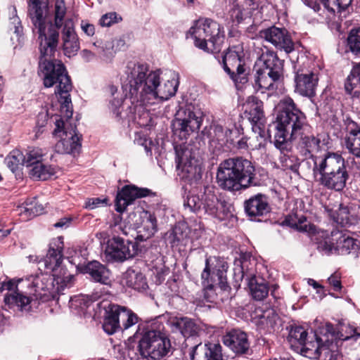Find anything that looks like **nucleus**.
Returning a JSON list of instances; mask_svg holds the SVG:
<instances>
[{
	"label": "nucleus",
	"mask_w": 360,
	"mask_h": 360,
	"mask_svg": "<svg viewBox=\"0 0 360 360\" xmlns=\"http://www.w3.org/2000/svg\"><path fill=\"white\" fill-rule=\"evenodd\" d=\"M282 108L276 117L274 145L280 150H287L288 141L297 139L310 127L305 114L290 97L281 101Z\"/></svg>",
	"instance_id": "6"
},
{
	"label": "nucleus",
	"mask_w": 360,
	"mask_h": 360,
	"mask_svg": "<svg viewBox=\"0 0 360 360\" xmlns=\"http://www.w3.org/2000/svg\"><path fill=\"white\" fill-rule=\"evenodd\" d=\"M252 319L258 330L271 333L275 330L279 316L272 308L257 307L253 312Z\"/></svg>",
	"instance_id": "24"
},
{
	"label": "nucleus",
	"mask_w": 360,
	"mask_h": 360,
	"mask_svg": "<svg viewBox=\"0 0 360 360\" xmlns=\"http://www.w3.org/2000/svg\"><path fill=\"white\" fill-rule=\"evenodd\" d=\"M118 317L120 323V330H127L131 326L136 324L140 319L136 314H135L130 309L126 307H122L121 309L118 310Z\"/></svg>",
	"instance_id": "42"
},
{
	"label": "nucleus",
	"mask_w": 360,
	"mask_h": 360,
	"mask_svg": "<svg viewBox=\"0 0 360 360\" xmlns=\"http://www.w3.org/2000/svg\"><path fill=\"white\" fill-rule=\"evenodd\" d=\"M344 124L345 126L346 131L349 129H356L360 128V126L354 121H353L349 117H346L344 119Z\"/></svg>",
	"instance_id": "63"
},
{
	"label": "nucleus",
	"mask_w": 360,
	"mask_h": 360,
	"mask_svg": "<svg viewBox=\"0 0 360 360\" xmlns=\"http://www.w3.org/2000/svg\"><path fill=\"white\" fill-rule=\"evenodd\" d=\"M222 342L236 354L234 360H250L245 356L252 354V351L245 332L240 329H231L223 335Z\"/></svg>",
	"instance_id": "18"
},
{
	"label": "nucleus",
	"mask_w": 360,
	"mask_h": 360,
	"mask_svg": "<svg viewBox=\"0 0 360 360\" xmlns=\"http://www.w3.org/2000/svg\"><path fill=\"white\" fill-rule=\"evenodd\" d=\"M227 263L219 257H209L205 259V266L201 274L204 286L203 297L207 302H214L217 294L214 287L226 290L228 288L226 281Z\"/></svg>",
	"instance_id": "9"
},
{
	"label": "nucleus",
	"mask_w": 360,
	"mask_h": 360,
	"mask_svg": "<svg viewBox=\"0 0 360 360\" xmlns=\"http://www.w3.org/2000/svg\"><path fill=\"white\" fill-rule=\"evenodd\" d=\"M323 155L316 156L314 155H311V156L306 157V159L300 162V165L302 169L306 173L312 172L313 176H314V162L316 158H323Z\"/></svg>",
	"instance_id": "57"
},
{
	"label": "nucleus",
	"mask_w": 360,
	"mask_h": 360,
	"mask_svg": "<svg viewBox=\"0 0 360 360\" xmlns=\"http://www.w3.org/2000/svg\"><path fill=\"white\" fill-rule=\"evenodd\" d=\"M164 316H158L150 321V328L146 330L139 341L140 355L151 360H160L171 350V342L165 332Z\"/></svg>",
	"instance_id": "8"
},
{
	"label": "nucleus",
	"mask_w": 360,
	"mask_h": 360,
	"mask_svg": "<svg viewBox=\"0 0 360 360\" xmlns=\"http://www.w3.org/2000/svg\"><path fill=\"white\" fill-rule=\"evenodd\" d=\"M81 27L84 33L88 36H93L94 34L95 27L94 25L82 22Z\"/></svg>",
	"instance_id": "64"
},
{
	"label": "nucleus",
	"mask_w": 360,
	"mask_h": 360,
	"mask_svg": "<svg viewBox=\"0 0 360 360\" xmlns=\"http://www.w3.org/2000/svg\"><path fill=\"white\" fill-rule=\"evenodd\" d=\"M25 282L29 291L22 292L17 288L16 290L5 295L4 302L10 309L16 307L21 311L28 312L34 300L42 302L53 300L67 286L65 278L56 274L31 276Z\"/></svg>",
	"instance_id": "2"
},
{
	"label": "nucleus",
	"mask_w": 360,
	"mask_h": 360,
	"mask_svg": "<svg viewBox=\"0 0 360 360\" xmlns=\"http://www.w3.org/2000/svg\"><path fill=\"white\" fill-rule=\"evenodd\" d=\"M204 114L198 105L192 103L181 107L175 115L173 122L174 134L181 140H186L193 132L200 129Z\"/></svg>",
	"instance_id": "11"
},
{
	"label": "nucleus",
	"mask_w": 360,
	"mask_h": 360,
	"mask_svg": "<svg viewBox=\"0 0 360 360\" xmlns=\"http://www.w3.org/2000/svg\"><path fill=\"white\" fill-rule=\"evenodd\" d=\"M323 6L330 12L335 13L337 10L340 12L345 10L352 2V0H321Z\"/></svg>",
	"instance_id": "50"
},
{
	"label": "nucleus",
	"mask_w": 360,
	"mask_h": 360,
	"mask_svg": "<svg viewBox=\"0 0 360 360\" xmlns=\"http://www.w3.org/2000/svg\"><path fill=\"white\" fill-rule=\"evenodd\" d=\"M347 45L353 54L360 56V27L350 31L347 37Z\"/></svg>",
	"instance_id": "48"
},
{
	"label": "nucleus",
	"mask_w": 360,
	"mask_h": 360,
	"mask_svg": "<svg viewBox=\"0 0 360 360\" xmlns=\"http://www.w3.org/2000/svg\"><path fill=\"white\" fill-rule=\"evenodd\" d=\"M202 202L201 212L220 221L224 220L230 212L228 202L215 194L212 186L205 187Z\"/></svg>",
	"instance_id": "17"
},
{
	"label": "nucleus",
	"mask_w": 360,
	"mask_h": 360,
	"mask_svg": "<svg viewBox=\"0 0 360 360\" xmlns=\"http://www.w3.org/2000/svg\"><path fill=\"white\" fill-rule=\"evenodd\" d=\"M261 51L258 61L262 67L257 70L268 74L274 80H281L283 77V61L278 58L276 52L267 47L262 49Z\"/></svg>",
	"instance_id": "22"
},
{
	"label": "nucleus",
	"mask_w": 360,
	"mask_h": 360,
	"mask_svg": "<svg viewBox=\"0 0 360 360\" xmlns=\"http://www.w3.org/2000/svg\"><path fill=\"white\" fill-rule=\"evenodd\" d=\"M248 286L252 297L257 300H264L269 293V286L262 278L253 276L248 278Z\"/></svg>",
	"instance_id": "40"
},
{
	"label": "nucleus",
	"mask_w": 360,
	"mask_h": 360,
	"mask_svg": "<svg viewBox=\"0 0 360 360\" xmlns=\"http://www.w3.org/2000/svg\"><path fill=\"white\" fill-rule=\"evenodd\" d=\"M280 162L283 167L293 172H297L300 165V161L297 156L285 153L281 155Z\"/></svg>",
	"instance_id": "52"
},
{
	"label": "nucleus",
	"mask_w": 360,
	"mask_h": 360,
	"mask_svg": "<svg viewBox=\"0 0 360 360\" xmlns=\"http://www.w3.org/2000/svg\"><path fill=\"white\" fill-rule=\"evenodd\" d=\"M138 248L135 243L125 240L120 236L109 239L105 249V259L109 262H123L137 255Z\"/></svg>",
	"instance_id": "16"
},
{
	"label": "nucleus",
	"mask_w": 360,
	"mask_h": 360,
	"mask_svg": "<svg viewBox=\"0 0 360 360\" xmlns=\"http://www.w3.org/2000/svg\"><path fill=\"white\" fill-rule=\"evenodd\" d=\"M239 134L240 129L236 127L224 130L221 125H214L213 127V135L209 143L210 150L218 155L224 150V147L227 143H234V138L231 137V135H238Z\"/></svg>",
	"instance_id": "25"
},
{
	"label": "nucleus",
	"mask_w": 360,
	"mask_h": 360,
	"mask_svg": "<svg viewBox=\"0 0 360 360\" xmlns=\"http://www.w3.org/2000/svg\"><path fill=\"white\" fill-rule=\"evenodd\" d=\"M148 72L149 66L146 63H128L125 71L128 82L122 87L128 90L131 103L152 105L169 99L176 92L177 85L173 81L161 84L160 70Z\"/></svg>",
	"instance_id": "1"
},
{
	"label": "nucleus",
	"mask_w": 360,
	"mask_h": 360,
	"mask_svg": "<svg viewBox=\"0 0 360 360\" xmlns=\"http://www.w3.org/2000/svg\"><path fill=\"white\" fill-rule=\"evenodd\" d=\"M345 146L350 153L360 158V136L345 138Z\"/></svg>",
	"instance_id": "55"
},
{
	"label": "nucleus",
	"mask_w": 360,
	"mask_h": 360,
	"mask_svg": "<svg viewBox=\"0 0 360 360\" xmlns=\"http://www.w3.org/2000/svg\"><path fill=\"white\" fill-rule=\"evenodd\" d=\"M333 221L342 226H350L357 223L356 218L351 214L349 207L340 205L338 210L333 213Z\"/></svg>",
	"instance_id": "41"
},
{
	"label": "nucleus",
	"mask_w": 360,
	"mask_h": 360,
	"mask_svg": "<svg viewBox=\"0 0 360 360\" xmlns=\"http://www.w3.org/2000/svg\"><path fill=\"white\" fill-rule=\"evenodd\" d=\"M141 223L138 228L136 238L140 240H146L151 238L158 231L157 219L150 212L143 211L141 214Z\"/></svg>",
	"instance_id": "32"
},
{
	"label": "nucleus",
	"mask_w": 360,
	"mask_h": 360,
	"mask_svg": "<svg viewBox=\"0 0 360 360\" xmlns=\"http://www.w3.org/2000/svg\"><path fill=\"white\" fill-rule=\"evenodd\" d=\"M332 240H335L336 252L338 254H348L350 250L354 248L356 245L355 240L349 237L346 236L342 231L338 230L331 231Z\"/></svg>",
	"instance_id": "37"
},
{
	"label": "nucleus",
	"mask_w": 360,
	"mask_h": 360,
	"mask_svg": "<svg viewBox=\"0 0 360 360\" xmlns=\"http://www.w3.org/2000/svg\"><path fill=\"white\" fill-rule=\"evenodd\" d=\"M66 7L64 0H56L54 11V22L46 21L44 32L41 34V49L44 53H51L58 46L59 30L63 27L65 20Z\"/></svg>",
	"instance_id": "15"
},
{
	"label": "nucleus",
	"mask_w": 360,
	"mask_h": 360,
	"mask_svg": "<svg viewBox=\"0 0 360 360\" xmlns=\"http://www.w3.org/2000/svg\"><path fill=\"white\" fill-rule=\"evenodd\" d=\"M150 193V190L148 188H141L134 185L124 186L116 196V211L124 212L136 198L148 196Z\"/></svg>",
	"instance_id": "27"
},
{
	"label": "nucleus",
	"mask_w": 360,
	"mask_h": 360,
	"mask_svg": "<svg viewBox=\"0 0 360 360\" xmlns=\"http://www.w3.org/2000/svg\"><path fill=\"white\" fill-rule=\"evenodd\" d=\"M202 196L188 195L184 202V206L193 212H200L202 210Z\"/></svg>",
	"instance_id": "53"
},
{
	"label": "nucleus",
	"mask_w": 360,
	"mask_h": 360,
	"mask_svg": "<svg viewBox=\"0 0 360 360\" xmlns=\"http://www.w3.org/2000/svg\"><path fill=\"white\" fill-rule=\"evenodd\" d=\"M71 222H72L71 217H63V218H61L60 219H59V221H57L54 224V227L66 229L70 226Z\"/></svg>",
	"instance_id": "62"
},
{
	"label": "nucleus",
	"mask_w": 360,
	"mask_h": 360,
	"mask_svg": "<svg viewBox=\"0 0 360 360\" xmlns=\"http://www.w3.org/2000/svg\"><path fill=\"white\" fill-rule=\"evenodd\" d=\"M349 166L342 155L326 152L323 158L315 159L314 179L330 190L342 191L349 179Z\"/></svg>",
	"instance_id": "7"
},
{
	"label": "nucleus",
	"mask_w": 360,
	"mask_h": 360,
	"mask_svg": "<svg viewBox=\"0 0 360 360\" xmlns=\"http://www.w3.org/2000/svg\"><path fill=\"white\" fill-rule=\"evenodd\" d=\"M63 242L61 238H53L49 245V250L42 263L46 271L55 272L60 267L63 259Z\"/></svg>",
	"instance_id": "30"
},
{
	"label": "nucleus",
	"mask_w": 360,
	"mask_h": 360,
	"mask_svg": "<svg viewBox=\"0 0 360 360\" xmlns=\"http://www.w3.org/2000/svg\"><path fill=\"white\" fill-rule=\"evenodd\" d=\"M27 13L33 25V32L38 34L39 44L44 32L49 11L47 0H27Z\"/></svg>",
	"instance_id": "20"
},
{
	"label": "nucleus",
	"mask_w": 360,
	"mask_h": 360,
	"mask_svg": "<svg viewBox=\"0 0 360 360\" xmlns=\"http://www.w3.org/2000/svg\"><path fill=\"white\" fill-rule=\"evenodd\" d=\"M120 309H121V306L117 304H109L105 309L103 328L108 335H112L120 330V323L118 317V310Z\"/></svg>",
	"instance_id": "34"
},
{
	"label": "nucleus",
	"mask_w": 360,
	"mask_h": 360,
	"mask_svg": "<svg viewBox=\"0 0 360 360\" xmlns=\"http://www.w3.org/2000/svg\"><path fill=\"white\" fill-rule=\"evenodd\" d=\"M123 281L126 285L136 290H144L148 288L146 279L143 274L128 269L124 274Z\"/></svg>",
	"instance_id": "38"
},
{
	"label": "nucleus",
	"mask_w": 360,
	"mask_h": 360,
	"mask_svg": "<svg viewBox=\"0 0 360 360\" xmlns=\"http://www.w3.org/2000/svg\"><path fill=\"white\" fill-rule=\"evenodd\" d=\"M297 227H295V229L301 232L308 231V226H310V224L307 223V217L304 215L297 216Z\"/></svg>",
	"instance_id": "59"
},
{
	"label": "nucleus",
	"mask_w": 360,
	"mask_h": 360,
	"mask_svg": "<svg viewBox=\"0 0 360 360\" xmlns=\"http://www.w3.org/2000/svg\"><path fill=\"white\" fill-rule=\"evenodd\" d=\"M244 209L246 214L251 220L261 221L258 217H263L271 211L267 197L262 193H257L244 202Z\"/></svg>",
	"instance_id": "29"
},
{
	"label": "nucleus",
	"mask_w": 360,
	"mask_h": 360,
	"mask_svg": "<svg viewBox=\"0 0 360 360\" xmlns=\"http://www.w3.org/2000/svg\"><path fill=\"white\" fill-rule=\"evenodd\" d=\"M191 360H222V347L219 343L199 342L191 347L188 351Z\"/></svg>",
	"instance_id": "26"
},
{
	"label": "nucleus",
	"mask_w": 360,
	"mask_h": 360,
	"mask_svg": "<svg viewBox=\"0 0 360 360\" xmlns=\"http://www.w3.org/2000/svg\"><path fill=\"white\" fill-rule=\"evenodd\" d=\"M56 128L53 135L60 138L55 146L57 153L61 154L75 155L79 153L81 149V136H79L75 124L65 123L58 119L55 122Z\"/></svg>",
	"instance_id": "13"
},
{
	"label": "nucleus",
	"mask_w": 360,
	"mask_h": 360,
	"mask_svg": "<svg viewBox=\"0 0 360 360\" xmlns=\"http://www.w3.org/2000/svg\"><path fill=\"white\" fill-rule=\"evenodd\" d=\"M44 207L36 199L27 200L25 202V206L21 207L20 214H24L27 218L41 214L44 212Z\"/></svg>",
	"instance_id": "46"
},
{
	"label": "nucleus",
	"mask_w": 360,
	"mask_h": 360,
	"mask_svg": "<svg viewBox=\"0 0 360 360\" xmlns=\"http://www.w3.org/2000/svg\"><path fill=\"white\" fill-rule=\"evenodd\" d=\"M40 56L39 60L38 75L46 88L56 85V92L60 95V111L66 118L72 116V105L70 92L72 89L70 77L64 64L58 60L52 59L56 51L55 47L51 53H44L39 44Z\"/></svg>",
	"instance_id": "3"
},
{
	"label": "nucleus",
	"mask_w": 360,
	"mask_h": 360,
	"mask_svg": "<svg viewBox=\"0 0 360 360\" xmlns=\"http://www.w3.org/2000/svg\"><path fill=\"white\" fill-rule=\"evenodd\" d=\"M60 30L64 54L69 58L75 56L80 46L77 34L75 30L73 20L70 18L66 19L63 27Z\"/></svg>",
	"instance_id": "28"
},
{
	"label": "nucleus",
	"mask_w": 360,
	"mask_h": 360,
	"mask_svg": "<svg viewBox=\"0 0 360 360\" xmlns=\"http://www.w3.org/2000/svg\"><path fill=\"white\" fill-rule=\"evenodd\" d=\"M24 155L19 150H13L6 158V162L8 168L14 172L20 165H25Z\"/></svg>",
	"instance_id": "51"
},
{
	"label": "nucleus",
	"mask_w": 360,
	"mask_h": 360,
	"mask_svg": "<svg viewBox=\"0 0 360 360\" xmlns=\"http://www.w3.org/2000/svg\"><path fill=\"white\" fill-rule=\"evenodd\" d=\"M44 153L42 149L39 148H29L24 155L25 165L27 167L36 166L41 162Z\"/></svg>",
	"instance_id": "47"
},
{
	"label": "nucleus",
	"mask_w": 360,
	"mask_h": 360,
	"mask_svg": "<svg viewBox=\"0 0 360 360\" xmlns=\"http://www.w3.org/2000/svg\"><path fill=\"white\" fill-rule=\"evenodd\" d=\"M264 103L258 98L250 96L248 98L244 115L252 124V131L258 133L262 138L264 136L266 117L264 112Z\"/></svg>",
	"instance_id": "21"
},
{
	"label": "nucleus",
	"mask_w": 360,
	"mask_h": 360,
	"mask_svg": "<svg viewBox=\"0 0 360 360\" xmlns=\"http://www.w3.org/2000/svg\"><path fill=\"white\" fill-rule=\"evenodd\" d=\"M346 335L336 333L334 327L327 323L311 336H307L299 347L300 354L309 359L323 356L324 360H336L338 356V340L355 341L360 338V328L349 326Z\"/></svg>",
	"instance_id": "4"
},
{
	"label": "nucleus",
	"mask_w": 360,
	"mask_h": 360,
	"mask_svg": "<svg viewBox=\"0 0 360 360\" xmlns=\"http://www.w3.org/2000/svg\"><path fill=\"white\" fill-rule=\"evenodd\" d=\"M167 323L172 333H180L187 340L190 338L200 336L203 332L201 325L186 316L172 317Z\"/></svg>",
	"instance_id": "23"
},
{
	"label": "nucleus",
	"mask_w": 360,
	"mask_h": 360,
	"mask_svg": "<svg viewBox=\"0 0 360 360\" xmlns=\"http://www.w3.org/2000/svg\"><path fill=\"white\" fill-rule=\"evenodd\" d=\"M297 214H289L285 217L283 223V224L295 229V227H297Z\"/></svg>",
	"instance_id": "61"
},
{
	"label": "nucleus",
	"mask_w": 360,
	"mask_h": 360,
	"mask_svg": "<svg viewBox=\"0 0 360 360\" xmlns=\"http://www.w3.org/2000/svg\"><path fill=\"white\" fill-rule=\"evenodd\" d=\"M244 7L234 1L230 6L229 14L233 22L239 24L244 20Z\"/></svg>",
	"instance_id": "54"
},
{
	"label": "nucleus",
	"mask_w": 360,
	"mask_h": 360,
	"mask_svg": "<svg viewBox=\"0 0 360 360\" xmlns=\"http://www.w3.org/2000/svg\"><path fill=\"white\" fill-rule=\"evenodd\" d=\"M216 180L219 188L231 192L244 191L258 185L255 165L250 160L239 156L221 162Z\"/></svg>",
	"instance_id": "5"
},
{
	"label": "nucleus",
	"mask_w": 360,
	"mask_h": 360,
	"mask_svg": "<svg viewBox=\"0 0 360 360\" xmlns=\"http://www.w3.org/2000/svg\"><path fill=\"white\" fill-rule=\"evenodd\" d=\"M84 272L90 276L91 278L102 284H108L110 283L109 270L98 261L89 262L84 268Z\"/></svg>",
	"instance_id": "33"
},
{
	"label": "nucleus",
	"mask_w": 360,
	"mask_h": 360,
	"mask_svg": "<svg viewBox=\"0 0 360 360\" xmlns=\"http://www.w3.org/2000/svg\"><path fill=\"white\" fill-rule=\"evenodd\" d=\"M175 151L178 175L190 184L198 182L202 178V167L191 148L180 146Z\"/></svg>",
	"instance_id": "12"
},
{
	"label": "nucleus",
	"mask_w": 360,
	"mask_h": 360,
	"mask_svg": "<svg viewBox=\"0 0 360 360\" xmlns=\"http://www.w3.org/2000/svg\"><path fill=\"white\" fill-rule=\"evenodd\" d=\"M122 20L115 12H110L103 15L99 20L100 25L103 27H110L112 25Z\"/></svg>",
	"instance_id": "56"
},
{
	"label": "nucleus",
	"mask_w": 360,
	"mask_h": 360,
	"mask_svg": "<svg viewBox=\"0 0 360 360\" xmlns=\"http://www.w3.org/2000/svg\"><path fill=\"white\" fill-rule=\"evenodd\" d=\"M322 236L325 238L318 243L319 251L328 255L337 252L335 240H332L331 234L329 236L327 233H323Z\"/></svg>",
	"instance_id": "49"
},
{
	"label": "nucleus",
	"mask_w": 360,
	"mask_h": 360,
	"mask_svg": "<svg viewBox=\"0 0 360 360\" xmlns=\"http://www.w3.org/2000/svg\"><path fill=\"white\" fill-rule=\"evenodd\" d=\"M345 89L353 98H360V63L353 65L346 79Z\"/></svg>",
	"instance_id": "36"
},
{
	"label": "nucleus",
	"mask_w": 360,
	"mask_h": 360,
	"mask_svg": "<svg viewBox=\"0 0 360 360\" xmlns=\"http://www.w3.org/2000/svg\"><path fill=\"white\" fill-rule=\"evenodd\" d=\"M56 174L55 168L51 165H46L41 162L30 170V175L37 180H47Z\"/></svg>",
	"instance_id": "44"
},
{
	"label": "nucleus",
	"mask_w": 360,
	"mask_h": 360,
	"mask_svg": "<svg viewBox=\"0 0 360 360\" xmlns=\"http://www.w3.org/2000/svg\"><path fill=\"white\" fill-rule=\"evenodd\" d=\"M186 237V226L179 223L165 233L164 238L165 242L173 248L178 246Z\"/></svg>",
	"instance_id": "39"
},
{
	"label": "nucleus",
	"mask_w": 360,
	"mask_h": 360,
	"mask_svg": "<svg viewBox=\"0 0 360 360\" xmlns=\"http://www.w3.org/2000/svg\"><path fill=\"white\" fill-rule=\"evenodd\" d=\"M123 100L122 98L114 97L112 100L110 101V109L115 115L117 118H122L121 112L120 111V108L122 106Z\"/></svg>",
	"instance_id": "58"
},
{
	"label": "nucleus",
	"mask_w": 360,
	"mask_h": 360,
	"mask_svg": "<svg viewBox=\"0 0 360 360\" xmlns=\"http://www.w3.org/2000/svg\"><path fill=\"white\" fill-rule=\"evenodd\" d=\"M259 36L286 54H290L295 50V44L285 28L271 26L260 30Z\"/></svg>",
	"instance_id": "19"
},
{
	"label": "nucleus",
	"mask_w": 360,
	"mask_h": 360,
	"mask_svg": "<svg viewBox=\"0 0 360 360\" xmlns=\"http://www.w3.org/2000/svg\"><path fill=\"white\" fill-rule=\"evenodd\" d=\"M307 336L308 333L302 326H293L290 328L288 340L291 347L298 351L299 347Z\"/></svg>",
	"instance_id": "43"
},
{
	"label": "nucleus",
	"mask_w": 360,
	"mask_h": 360,
	"mask_svg": "<svg viewBox=\"0 0 360 360\" xmlns=\"http://www.w3.org/2000/svg\"><path fill=\"white\" fill-rule=\"evenodd\" d=\"M295 91L302 96L312 97L318 83V77L312 72H304L298 68L295 77Z\"/></svg>",
	"instance_id": "31"
},
{
	"label": "nucleus",
	"mask_w": 360,
	"mask_h": 360,
	"mask_svg": "<svg viewBox=\"0 0 360 360\" xmlns=\"http://www.w3.org/2000/svg\"><path fill=\"white\" fill-rule=\"evenodd\" d=\"M328 281L329 284L333 286V290L335 291H339L342 288L341 281L340 279V277L337 274L331 275L328 279Z\"/></svg>",
	"instance_id": "60"
},
{
	"label": "nucleus",
	"mask_w": 360,
	"mask_h": 360,
	"mask_svg": "<svg viewBox=\"0 0 360 360\" xmlns=\"http://www.w3.org/2000/svg\"><path fill=\"white\" fill-rule=\"evenodd\" d=\"M298 138V149L300 153L305 156H311L321 150V139L314 135L302 134Z\"/></svg>",
	"instance_id": "35"
},
{
	"label": "nucleus",
	"mask_w": 360,
	"mask_h": 360,
	"mask_svg": "<svg viewBox=\"0 0 360 360\" xmlns=\"http://www.w3.org/2000/svg\"><path fill=\"white\" fill-rule=\"evenodd\" d=\"M188 34L194 39L195 46L202 50L209 51L207 42L215 51H219L225 38L224 29L217 21L210 18H200L195 21Z\"/></svg>",
	"instance_id": "10"
},
{
	"label": "nucleus",
	"mask_w": 360,
	"mask_h": 360,
	"mask_svg": "<svg viewBox=\"0 0 360 360\" xmlns=\"http://www.w3.org/2000/svg\"><path fill=\"white\" fill-rule=\"evenodd\" d=\"M221 58V63L224 71L236 83L243 84L248 81V72L244 67V51L241 44L230 46Z\"/></svg>",
	"instance_id": "14"
},
{
	"label": "nucleus",
	"mask_w": 360,
	"mask_h": 360,
	"mask_svg": "<svg viewBox=\"0 0 360 360\" xmlns=\"http://www.w3.org/2000/svg\"><path fill=\"white\" fill-rule=\"evenodd\" d=\"M279 80H274L272 77L268 76V74L264 72L257 70L256 75L254 76L253 86L256 90L266 89L273 90L275 89L274 83Z\"/></svg>",
	"instance_id": "45"
}]
</instances>
